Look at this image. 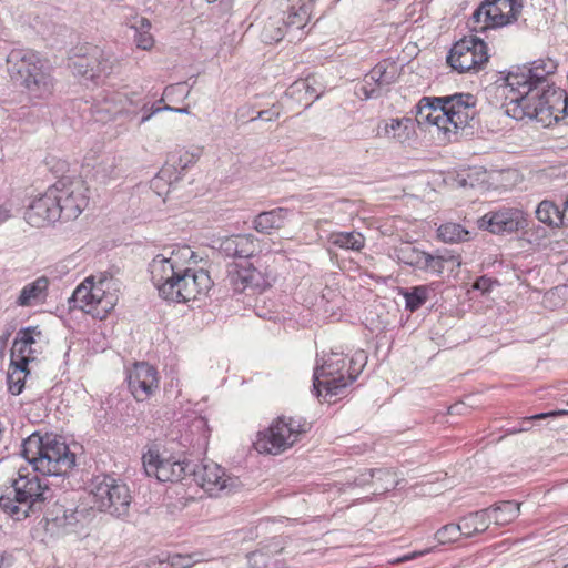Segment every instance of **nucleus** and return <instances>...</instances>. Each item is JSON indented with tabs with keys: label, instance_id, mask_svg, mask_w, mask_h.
<instances>
[{
	"label": "nucleus",
	"instance_id": "obj_1",
	"mask_svg": "<svg viewBox=\"0 0 568 568\" xmlns=\"http://www.w3.org/2000/svg\"><path fill=\"white\" fill-rule=\"evenodd\" d=\"M20 454L33 473L28 467H20L11 486L0 495V509L16 520L40 510L41 505L51 497L49 485L38 475L65 477L75 466V454L62 437L50 433H32L22 442Z\"/></svg>",
	"mask_w": 568,
	"mask_h": 568
},
{
	"label": "nucleus",
	"instance_id": "obj_2",
	"mask_svg": "<svg viewBox=\"0 0 568 568\" xmlns=\"http://www.w3.org/2000/svg\"><path fill=\"white\" fill-rule=\"evenodd\" d=\"M88 191L82 180H59L31 202L24 220L34 227L75 220L89 204Z\"/></svg>",
	"mask_w": 568,
	"mask_h": 568
},
{
	"label": "nucleus",
	"instance_id": "obj_3",
	"mask_svg": "<svg viewBox=\"0 0 568 568\" xmlns=\"http://www.w3.org/2000/svg\"><path fill=\"white\" fill-rule=\"evenodd\" d=\"M10 78L26 89L32 98L44 99L52 94L54 79L50 67L40 55L26 48H14L7 57Z\"/></svg>",
	"mask_w": 568,
	"mask_h": 568
},
{
	"label": "nucleus",
	"instance_id": "obj_4",
	"mask_svg": "<svg viewBox=\"0 0 568 568\" xmlns=\"http://www.w3.org/2000/svg\"><path fill=\"white\" fill-rule=\"evenodd\" d=\"M310 429L311 424L303 417L280 416L268 428L258 432L254 447L261 454L277 455L292 447Z\"/></svg>",
	"mask_w": 568,
	"mask_h": 568
},
{
	"label": "nucleus",
	"instance_id": "obj_5",
	"mask_svg": "<svg viewBox=\"0 0 568 568\" xmlns=\"http://www.w3.org/2000/svg\"><path fill=\"white\" fill-rule=\"evenodd\" d=\"M90 493L100 511L121 519L129 516L132 496L123 480L106 474L97 475L90 483Z\"/></svg>",
	"mask_w": 568,
	"mask_h": 568
},
{
	"label": "nucleus",
	"instance_id": "obj_6",
	"mask_svg": "<svg viewBox=\"0 0 568 568\" xmlns=\"http://www.w3.org/2000/svg\"><path fill=\"white\" fill-rule=\"evenodd\" d=\"M106 288H109V281L105 277H100L95 282L94 276H89L74 290L70 303H73L74 308L103 320L118 302V296L108 292Z\"/></svg>",
	"mask_w": 568,
	"mask_h": 568
},
{
	"label": "nucleus",
	"instance_id": "obj_7",
	"mask_svg": "<svg viewBox=\"0 0 568 568\" xmlns=\"http://www.w3.org/2000/svg\"><path fill=\"white\" fill-rule=\"evenodd\" d=\"M523 7V0H485L471 14L468 26L474 32H486L511 24Z\"/></svg>",
	"mask_w": 568,
	"mask_h": 568
},
{
	"label": "nucleus",
	"instance_id": "obj_8",
	"mask_svg": "<svg viewBox=\"0 0 568 568\" xmlns=\"http://www.w3.org/2000/svg\"><path fill=\"white\" fill-rule=\"evenodd\" d=\"M346 358L343 354L333 353L321 366L314 369L313 392L321 396V388L325 389L324 399L329 402L334 396L343 394L349 384L346 371Z\"/></svg>",
	"mask_w": 568,
	"mask_h": 568
},
{
	"label": "nucleus",
	"instance_id": "obj_9",
	"mask_svg": "<svg viewBox=\"0 0 568 568\" xmlns=\"http://www.w3.org/2000/svg\"><path fill=\"white\" fill-rule=\"evenodd\" d=\"M488 47L481 38H459L447 54V63L458 73L478 71L488 62Z\"/></svg>",
	"mask_w": 568,
	"mask_h": 568
},
{
	"label": "nucleus",
	"instance_id": "obj_10",
	"mask_svg": "<svg viewBox=\"0 0 568 568\" xmlns=\"http://www.w3.org/2000/svg\"><path fill=\"white\" fill-rule=\"evenodd\" d=\"M69 68L74 74L98 83L113 70L110 57L105 58L102 50L94 47H77L71 50Z\"/></svg>",
	"mask_w": 568,
	"mask_h": 568
},
{
	"label": "nucleus",
	"instance_id": "obj_11",
	"mask_svg": "<svg viewBox=\"0 0 568 568\" xmlns=\"http://www.w3.org/2000/svg\"><path fill=\"white\" fill-rule=\"evenodd\" d=\"M226 280L234 293L251 291L255 294L271 287V275L267 268L250 262L245 264H230L227 266Z\"/></svg>",
	"mask_w": 568,
	"mask_h": 568
},
{
	"label": "nucleus",
	"instance_id": "obj_12",
	"mask_svg": "<svg viewBox=\"0 0 568 568\" xmlns=\"http://www.w3.org/2000/svg\"><path fill=\"white\" fill-rule=\"evenodd\" d=\"M477 226L493 234L508 235L528 226L527 214L517 207L501 206L479 217Z\"/></svg>",
	"mask_w": 568,
	"mask_h": 568
},
{
	"label": "nucleus",
	"instance_id": "obj_13",
	"mask_svg": "<svg viewBox=\"0 0 568 568\" xmlns=\"http://www.w3.org/2000/svg\"><path fill=\"white\" fill-rule=\"evenodd\" d=\"M178 275L172 294L166 297L168 301L180 303L196 300L199 295L207 294L213 286L209 272L203 268L181 267Z\"/></svg>",
	"mask_w": 568,
	"mask_h": 568
},
{
	"label": "nucleus",
	"instance_id": "obj_14",
	"mask_svg": "<svg viewBox=\"0 0 568 568\" xmlns=\"http://www.w3.org/2000/svg\"><path fill=\"white\" fill-rule=\"evenodd\" d=\"M436 102L443 103L446 112V118L443 119L453 126L454 132L459 129L474 128L477 114V98L474 94L458 92L440 97V100H436Z\"/></svg>",
	"mask_w": 568,
	"mask_h": 568
},
{
	"label": "nucleus",
	"instance_id": "obj_15",
	"mask_svg": "<svg viewBox=\"0 0 568 568\" xmlns=\"http://www.w3.org/2000/svg\"><path fill=\"white\" fill-rule=\"evenodd\" d=\"M143 468L148 476H154L159 481H181L190 477L192 460L168 458L163 459L158 453L149 450L142 457Z\"/></svg>",
	"mask_w": 568,
	"mask_h": 568
},
{
	"label": "nucleus",
	"instance_id": "obj_16",
	"mask_svg": "<svg viewBox=\"0 0 568 568\" xmlns=\"http://www.w3.org/2000/svg\"><path fill=\"white\" fill-rule=\"evenodd\" d=\"M47 346L48 339L39 326L22 327L16 334L10 357L22 365H29L44 352Z\"/></svg>",
	"mask_w": 568,
	"mask_h": 568
},
{
	"label": "nucleus",
	"instance_id": "obj_17",
	"mask_svg": "<svg viewBox=\"0 0 568 568\" xmlns=\"http://www.w3.org/2000/svg\"><path fill=\"white\" fill-rule=\"evenodd\" d=\"M200 158V153L190 152L186 150H175L172 152L163 168L151 181V187L162 195L161 189L168 184L169 186L181 180L183 172Z\"/></svg>",
	"mask_w": 568,
	"mask_h": 568
},
{
	"label": "nucleus",
	"instance_id": "obj_18",
	"mask_svg": "<svg viewBox=\"0 0 568 568\" xmlns=\"http://www.w3.org/2000/svg\"><path fill=\"white\" fill-rule=\"evenodd\" d=\"M126 381L129 390L138 402L149 399L160 385L158 369L146 362L135 363L128 372Z\"/></svg>",
	"mask_w": 568,
	"mask_h": 568
},
{
	"label": "nucleus",
	"instance_id": "obj_19",
	"mask_svg": "<svg viewBox=\"0 0 568 568\" xmlns=\"http://www.w3.org/2000/svg\"><path fill=\"white\" fill-rule=\"evenodd\" d=\"M116 102L121 104V106L114 105L113 108H106L105 110L114 115L124 113L131 119L142 113V116L139 121V124H142L151 119L152 115L161 112V111H172L176 113H190L189 108H174L171 105L164 106H154L152 105L150 109L148 108L149 101H144L138 98V94L133 93L132 97H126L118 93L115 97Z\"/></svg>",
	"mask_w": 568,
	"mask_h": 568
},
{
	"label": "nucleus",
	"instance_id": "obj_20",
	"mask_svg": "<svg viewBox=\"0 0 568 568\" xmlns=\"http://www.w3.org/2000/svg\"><path fill=\"white\" fill-rule=\"evenodd\" d=\"M399 77L395 62L382 61L377 63L364 78L362 90L366 99H375L389 91Z\"/></svg>",
	"mask_w": 568,
	"mask_h": 568
},
{
	"label": "nucleus",
	"instance_id": "obj_21",
	"mask_svg": "<svg viewBox=\"0 0 568 568\" xmlns=\"http://www.w3.org/2000/svg\"><path fill=\"white\" fill-rule=\"evenodd\" d=\"M180 270L181 266L173 257V252H171V256L158 254L149 264L151 281L163 298L166 300L168 295L172 294L174 281L179 276Z\"/></svg>",
	"mask_w": 568,
	"mask_h": 568
},
{
	"label": "nucleus",
	"instance_id": "obj_22",
	"mask_svg": "<svg viewBox=\"0 0 568 568\" xmlns=\"http://www.w3.org/2000/svg\"><path fill=\"white\" fill-rule=\"evenodd\" d=\"M190 477L211 496L226 489L225 473L217 464L192 462Z\"/></svg>",
	"mask_w": 568,
	"mask_h": 568
},
{
	"label": "nucleus",
	"instance_id": "obj_23",
	"mask_svg": "<svg viewBox=\"0 0 568 568\" xmlns=\"http://www.w3.org/2000/svg\"><path fill=\"white\" fill-rule=\"evenodd\" d=\"M217 251L230 258H251L258 251V240L253 234H234L219 239Z\"/></svg>",
	"mask_w": 568,
	"mask_h": 568
},
{
	"label": "nucleus",
	"instance_id": "obj_24",
	"mask_svg": "<svg viewBox=\"0 0 568 568\" xmlns=\"http://www.w3.org/2000/svg\"><path fill=\"white\" fill-rule=\"evenodd\" d=\"M324 93L323 84L315 75H308L305 79H298L293 82L285 91V97L297 104H304L307 109L318 100Z\"/></svg>",
	"mask_w": 568,
	"mask_h": 568
},
{
	"label": "nucleus",
	"instance_id": "obj_25",
	"mask_svg": "<svg viewBox=\"0 0 568 568\" xmlns=\"http://www.w3.org/2000/svg\"><path fill=\"white\" fill-rule=\"evenodd\" d=\"M29 32L39 36H54L67 31L58 10L32 13L27 17Z\"/></svg>",
	"mask_w": 568,
	"mask_h": 568
},
{
	"label": "nucleus",
	"instance_id": "obj_26",
	"mask_svg": "<svg viewBox=\"0 0 568 568\" xmlns=\"http://www.w3.org/2000/svg\"><path fill=\"white\" fill-rule=\"evenodd\" d=\"M290 213L286 207L261 212L253 220V229L262 234H271L273 230H280L285 225Z\"/></svg>",
	"mask_w": 568,
	"mask_h": 568
},
{
	"label": "nucleus",
	"instance_id": "obj_27",
	"mask_svg": "<svg viewBox=\"0 0 568 568\" xmlns=\"http://www.w3.org/2000/svg\"><path fill=\"white\" fill-rule=\"evenodd\" d=\"M283 548L276 542L272 549L271 545L262 547L247 556L251 568H283L284 561L276 556Z\"/></svg>",
	"mask_w": 568,
	"mask_h": 568
},
{
	"label": "nucleus",
	"instance_id": "obj_28",
	"mask_svg": "<svg viewBox=\"0 0 568 568\" xmlns=\"http://www.w3.org/2000/svg\"><path fill=\"white\" fill-rule=\"evenodd\" d=\"M489 521L497 526L513 523L520 514V504L515 500H503L486 508Z\"/></svg>",
	"mask_w": 568,
	"mask_h": 568
},
{
	"label": "nucleus",
	"instance_id": "obj_29",
	"mask_svg": "<svg viewBox=\"0 0 568 568\" xmlns=\"http://www.w3.org/2000/svg\"><path fill=\"white\" fill-rule=\"evenodd\" d=\"M49 280L45 276L38 277L21 290L16 304L18 306H31L42 302L47 296Z\"/></svg>",
	"mask_w": 568,
	"mask_h": 568
},
{
	"label": "nucleus",
	"instance_id": "obj_30",
	"mask_svg": "<svg viewBox=\"0 0 568 568\" xmlns=\"http://www.w3.org/2000/svg\"><path fill=\"white\" fill-rule=\"evenodd\" d=\"M302 1L303 2L300 6L298 10L292 9V11L288 12L287 18L283 19L282 26L277 27V31L280 33H296L306 27L310 19L308 2H311L312 0Z\"/></svg>",
	"mask_w": 568,
	"mask_h": 568
},
{
	"label": "nucleus",
	"instance_id": "obj_31",
	"mask_svg": "<svg viewBox=\"0 0 568 568\" xmlns=\"http://www.w3.org/2000/svg\"><path fill=\"white\" fill-rule=\"evenodd\" d=\"M462 532L469 538L477 534H481L489 528V513L486 508L474 513H469L459 520Z\"/></svg>",
	"mask_w": 568,
	"mask_h": 568
},
{
	"label": "nucleus",
	"instance_id": "obj_32",
	"mask_svg": "<svg viewBox=\"0 0 568 568\" xmlns=\"http://www.w3.org/2000/svg\"><path fill=\"white\" fill-rule=\"evenodd\" d=\"M434 292L432 285H417L407 288H399V295L405 300V308L412 313L418 311Z\"/></svg>",
	"mask_w": 568,
	"mask_h": 568
},
{
	"label": "nucleus",
	"instance_id": "obj_33",
	"mask_svg": "<svg viewBox=\"0 0 568 568\" xmlns=\"http://www.w3.org/2000/svg\"><path fill=\"white\" fill-rule=\"evenodd\" d=\"M30 374L28 365H22L10 357L7 375L8 390L12 395H20L24 388L26 377Z\"/></svg>",
	"mask_w": 568,
	"mask_h": 568
},
{
	"label": "nucleus",
	"instance_id": "obj_34",
	"mask_svg": "<svg viewBox=\"0 0 568 568\" xmlns=\"http://www.w3.org/2000/svg\"><path fill=\"white\" fill-rule=\"evenodd\" d=\"M413 133L414 121L410 118L390 119V122L385 124V134L398 142L409 140Z\"/></svg>",
	"mask_w": 568,
	"mask_h": 568
},
{
	"label": "nucleus",
	"instance_id": "obj_35",
	"mask_svg": "<svg viewBox=\"0 0 568 568\" xmlns=\"http://www.w3.org/2000/svg\"><path fill=\"white\" fill-rule=\"evenodd\" d=\"M536 217L544 224L549 226H561V207L556 205L552 201L544 200L536 209Z\"/></svg>",
	"mask_w": 568,
	"mask_h": 568
},
{
	"label": "nucleus",
	"instance_id": "obj_36",
	"mask_svg": "<svg viewBox=\"0 0 568 568\" xmlns=\"http://www.w3.org/2000/svg\"><path fill=\"white\" fill-rule=\"evenodd\" d=\"M395 254L400 263L420 271L425 251L417 248L412 243H405L395 250Z\"/></svg>",
	"mask_w": 568,
	"mask_h": 568
},
{
	"label": "nucleus",
	"instance_id": "obj_37",
	"mask_svg": "<svg viewBox=\"0 0 568 568\" xmlns=\"http://www.w3.org/2000/svg\"><path fill=\"white\" fill-rule=\"evenodd\" d=\"M469 231L459 223L447 222L437 229V236L445 243H458L469 240Z\"/></svg>",
	"mask_w": 568,
	"mask_h": 568
},
{
	"label": "nucleus",
	"instance_id": "obj_38",
	"mask_svg": "<svg viewBox=\"0 0 568 568\" xmlns=\"http://www.w3.org/2000/svg\"><path fill=\"white\" fill-rule=\"evenodd\" d=\"M329 240L333 245L344 250L361 251L365 245V239L358 232L332 233Z\"/></svg>",
	"mask_w": 568,
	"mask_h": 568
},
{
	"label": "nucleus",
	"instance_id": "obj_39",
	"mask_svg": "<svg viewBox=\"0 0 568 568\" xmlns=\"http://www.w3.org/2000/svg\"><path fill=\"white\" fill-rule=\"evenodd\" d=\"M367 354L365 351L359 349L356 351L352 357L346 363L347 369L346 375L348 378L349 384L353 383L357 376L362 373L363 368L365 367L367 363Z\"/></svg>",
	"mask_w": 568,
	"mask_h": 568
},
{
	"label": "nucleus",
	"instance_id": "obj_40",
	"mask_svg": "<svg viewBox=\"0 0 568 568\" xmlns=\"http://www.w3.org/2000/svg\"><path fill=\"white\" fill-rule=\"evenodd\" d=\"M429 111H427V116L429 120L430 125H435L438 130L444 131L445 133H448L452 131V129L448 126V122L445 121L443 118H446V112L444 110L443 103H439L437 105L435 102H429Z\"/></svg>",
	"mask_w": 568,
	"mask_h": 568
},
{
	"label": "nucleus",
	"instance_id": "obj_41",
	"mask_svg": "<svg viewBox=\"0 0 568 568\" xmlns=\"http://www.w3.org/2000/svg\"><path fill=\"white\" fill-rule=\"evenodd\" d=\"M462 536L464 535L462 532L459 524L454 523L443 526L435 534L436 540L442 545L455 542L459 540Z\"/></svg>",
	"mask_w": 568,
	"mask_h": 568
},
{
	"label": "nucleus",
	"instance_id": "obj_42",
	"mask_svg": "<svg viewBox=\"0 0 568 568\" xmlns=\"http://www.w3.org/2000/svg\"><path fill=\"white\" fill-rule=\"evenodd\" d=\"M125 26L134 32V36H146L152 30L151 21L139 14L128 18Z\"/></svg>",
	"mask_w": 568,
	"mask_h": 568
},
{
	"label": "nucleus",
	"instance_id": "obj_43",
	"mask_svg": "<svg viewBox=\"0 0 568 568\" xmlns=\"http://www.w3.org/2000/svg\"><path fill=\"white\" fill-rule=\"evenodd\" d=\"M436 100H440V97H423L415 106V121L419 126L428 125L429 120L427 116V111H429L430 101L435 102L439 105Z\"/></svg>",
	"mask_w": 568,
	"mask_h": 568
},
{
	"label": "nucleus",
	"instance_id": "obj_44",
	"mask_svg": "<svg viewBox=\"0 0 568 568\" xmlns=\"http://www.w3.org/2000/svg\"><path fill=\"white\" fill-rule=\"evenodd\" d=\"M565 414H567L566 410H551V412H548V413H540V414H536V415H532V416H529V417H525L520 422V427L513 428V429L509 430V433L510 434H516V433H520V432H528L529 429H531V424L535 420H541V419H546V418H549V417H557V416H561V415H565Z\"/></svg>",
	"mask_w": 568,
	"mask_h": 568
},
{
	"label": "nucleus",
	"instance_id": "obj_45",
	"mask_svg": "<svg viewBox=\"0 0 568 568\" xmlns=\"http://www.w3.org/2000/svg\"><path fill=\"white\" fill-rule=\"evenodd\" d=\"M420 271L426 272V273H432L437 276H440L443 274L444 266H443L440 257H439V250H437L435 254L425 252V256L423 260V265H422Z\"/></svg>",
	"mask_w": 568,
	"mask_h": 568
},
{
	"label": "nucleus",
	"instance_id": "obj_46",
	"mask_svg": "<svg viewBox=\"0 0 568 568\" xmlns=\"http://www.w3.org/2000/svg\"><path fill=\"white\" fill-rule=\"evenodd\" d=\"M376 475H388L390 476V470L387 468L379 469H364L361 471L353 480L355 486L362 487L368 485L374 481Z\"/></svg>",
	"mask_w": 568,
	"mask_h": 568
},
{
	"label": "nucleus",
	"instance_id": "obj_47",
	"mask_svg": "<svg viewBox=\"0 0 568 568\" xmlns=\"http://www.w3.org/2000/svg\"><path fill=\"white\" fill-rule=\"evenodd\" d=\"M82 514L74 509H65L63 510L62 516L57 515L53 518L54 524L58 527L69 528L73 527L79 521V516Z\"/></svg>",
	"mask_w": 568,
	"mask_h": 568
},
{
	"label": "nucleus",
	"instance_id": "obj_48",
	"mask_svg": "<svg viewBox=\"0 0 568 568\" xmlns=\"http://www.w3.org/2000/svg\"><path fill=\"white\" fill-rule=\"evenodd\" d=\"M497 280H493L486 275L479 276L473 284V288L480 291L481 293H489L494 285H498Z\"/></svg>",
	"mask_w": 568,
	"mask_h": 568
},
{
	"label": "nucleus",
	"instance_id": "obj_49",
	"mask_svg": "<svg viewBox=\"0 0 568 568\" xmlns=\"http://www.w3.org/2000/svg\"><path fill=\"white\" fill-rule=\"evenodd\" d=\"M195 561L192 556L174 555L171 558L170 568H190Z\"/></svg>",
	"mask_w": 568,
	"mask_h": 568
},
{
	"label": "nucleus",
	"instance_id": "obj_50",
	"mask_svg": "<svg viewBox=\"0 0 568 568\" xmlns=\"http://www.w3.org/2000/svg\"><path fill=\"white\" fill-rule=\"evenodd\" d=\"M280 116V110L273 106L272 109L261 110L255 113L254 116L250 118V121H255L257 119L263 121H273Z\"/></svg>",
	"mask_w": 568,
	"mask_h": 568
},
{
	"label": "nucleus",
	"instance_id": "obj_51",
	"mask_svg": "<svg viewBox=\"0 0 568 568\" xmlns=\"http://www.w3.org/2000/svg\"><path fill=\"white\" fill-rule=\"evenodd\" d=\"M439 257L444 267L446 264H452L456 267L462 265L460 255H456L448 250L439 251Z\"/></svg>",
	"mask_w": 568,
	"mask_h": 568
},
{
	"label": "nucleus",
	"instance_id": "obj_52",
	"mask_svg": "<svg viewBox=\"0 0 568 568\" xmlns=\"http://www.w3.org/2000/svg\"><path fill=\"white\" fill-rule=\"evenodd\" d=\"M374 479L379 480V481H386V485L382 486V489L384 491H388L389 489L395 488L396 481H395V478H394V474L392 471H390V476H388V475H376Z\"/></svg>",
	"mask_w": 568,
	"mask_h": 568
},
{
	"label": "nucleus",
	"instance_id": "obj_53",
	"mask_svg": "<svg viewBox=\"0 0 568 568\" xmlns=\"http://www.w3.org/2000/svg\"><path fill=\"white\" fill-rule=\"evenodd\" d=\"M134 42L138 49L151 50L154 45V38H134Z\"/></svg>",
	"mask_w": 568,
	"mask_h": 568
},
{
	"label": "nucleus",
	"instance_id": "obj_54",
	"mask_svg": "<svg viewBox=\"0 0 568 568\" xmlns=\"http://www.w3.org/2000/svg\"><path fill=\"white\" fill-rule=\"evenodd\" d=\"M14 564V557L12 554L2 551L0 552V568H11Z\"/></svg>",
	"mask_w": 568,
	"mask_h": 568
},
{
	"label": "nucleus",
	"instance_id": "obj_55",
	"mask_svg": "<svg viewBox=\"0 0 568 568\" xmlns=\"http://www.w3.org/2000/svg\"><path fill=\"white\" fill-rule=\"evenodd\" d=\"M429 551H430L429 548H426V549L420 550V551H413V552H409V554L403 556L402 558L397 559V561H399V562L408 561V560L415 559V558H417L419 556H424V555L428 554Z\"/></svg>",
	"mask_w": 568,
	"mask_h": 568
},
{
	"label": "nucleus",
	"instance_id": "obj_56",
	"mask_svg": "<svg viewBox=\"0 0 568 568\" xmlns=\"http://www.w3.org/2000/svg\"><path fill=\"white\" fill-rule=\"evenodd\" d=\"M561 219H562V225L568 226V197L562 203Z\"/></svg>",
	"mask_w": 568,
	"mask_h": 568
},
{
	"label": "nucleus",
	"instance_id": "obj_57",
	"mask_svg": "<svg viewBox=\"0 0 568 568\" xmlns=\"http://www.w3.org/2000/svg\"><path fill=\"white\" fill-rule=\"evenodd\" d=\"M11 217L10 209L6 206H0V224L4 223Z\"/></svg>",
	"mask_w": 568,
	"mask_h": 568
},
{
	"label": "nucleus",
	"instance_id": "obj_58",
	"mask_svg": "<svg viewBox=\"0 0 568 568\" xmlns=\"http://www.w3.org/2000/svg\"><path fill=\"white\" fill-rule=\"evenodd\" d=\"M210 3L220 2L223 9L227 10L231 8L232 0H206Z\"/></svg>",
	"mask_w": 568,
	"mask_h": 568
},
{
	"label": "nucleus",
	"instance_id": "obj_59",
	"mask_svg": "<svg viewBox=\"0 0 568 568\" xmlns=\"http://www.w3.org/2000/svg\"><path fill=\"white\" fill-rule=\"evenodd\" d=\"M508 74V72L506 74H504V72H500V78L496 81V84H497V90L498 91H501V95L505 98V94H504V91H503V88H501V84H503V78H505L506 75Z\"/></svg>",
	"mask_w": 568,
	"mask_h": 568
},
{
	"label": "nucleus",
	"instance_id": "obj_60",
	"mask_svg": "<svg viewBox=\"0 0 568 568\" xmlns=\"http://www.w3.org/2000/svg\"><path fill=\"white\" fill-rule=\"evenodd\" d=\"M457 184L462 187H466V186H473L471 183H468L467 180L465 178H462V176H458L457 179Z\"/></svg>",
	"mask_w": 568,
	"mask_h": 568
},
{
	"label": "nucleus",
	"instance_id": "obj_61",
	"mask_svg": "<svg viewBox=\"0 0 568 568\" xmlns=\"http://www.w3.org/2000/svg\"><path fill=\"white\" fill-rule=\"evenodd\" d=\"M246 115H250L251 118L255 115V114H254V111H253V109H252V108H247V113H246Z\"/></svg>",
	"mask_w": 568,
	"mask_h": 568
},
{
	"label": "nucleus",
	"instance_id": "obj_62",
	"mask_svg": "<svg viewBox=\"0 0 568 568\" xmlns=\"http://www.w3.org/2000/svg\"><path fill=\"white\" fill-rule=\"evenodd\" d=\"M7 338H8V336L3 335V336L0 337V341L4 343L7 341Z\"/></svg>",
	"mask_w": 568,
	"mask_h": 568
},
{
	"label": "nucleus",
	"instance_id": "obj_63",
	"mask_svg": "<svg viewBox=\"0 0 568 568\" xmlns=\"http://www.w3.org/2000/svg\"><path fill=\"white\" fill-rule=\"evenodd\" d=\"M245 111V109H241L240 112H241V116H245V114L243 113Z\"/></svg>",
	"mask_w": 568,
	"mask_h": 568
},
{
	"label": "nucleus",
	"instance_id": "obj_64",
	"mask_svg": "<svg viewBox=\"0 0 568 568\" xmlns=\"http://www.w3.org/2000/svg\"><path fill=\"white\" fill-rule=\"evenodd\" d=\"M564 568H568V564Z\"/></svg>",
	"mask_w": 568,
	"mask_h": 568
}]
</instances>
